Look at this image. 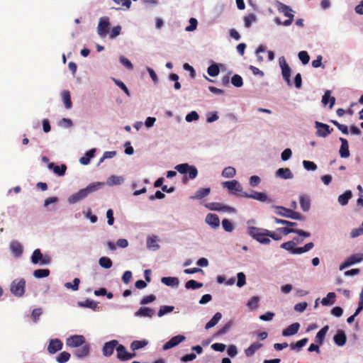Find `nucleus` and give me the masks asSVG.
Instances as JSON below:
<instances>
[{
	"instance_id": "56",
	"label": "nucleus",
	"mask_w": 363,
	"mask_h": 363,
	"mask_svg": "<svg viewBox=\"0 0 363 363\" xmlns=\"http://www.w3.org/2000/svg\"><path fill=\"white\" fill-rule=\"evenodd\" d=\"M222 225L223 229L227 232H232L234 229L233 223L228 219H223L222 220Z\"/></svg>"
},
{
	"instance_id": "34",
	"label": "nucleus",
	"mask_w": 363,
	"mask_h": 363,
	"mask_svg": "<svg viewBox=\"0 0 363 363\" xmlns=\"http://www.w3.org/2000/svg\"><path fill=\"white\" fill-rule=\"evenodd\" d=\"M10 248L12 252L17 257L21 255L23 252V247L21 243L16 241H13L10 245Z\"/></svg>"
},
{
	"instance_id": "26",
	"label": "nucleus",
	"mask_w": 363,
	"mask_h": 363,
	"mask_svg": "<svg viewBox=\"0 0 363 363\" xmlns=\"http://www.w3.org/2000/svg\"><path fill=\"white\" fill-rule=\"evenodd\" d=\"M334 342L338 346H343L346 343L347 337L343 330H338L334 336Z\"/></svg>"
},
{
	"instance_id": "35",
	"label": "nucleus",
	"mask_w": 363,
	"mask_h": 363,
	"mask_svg": "<svg viewBox=\"0 0 363 363\" xmlns=\"http://www.w3.org/2000/svg\"><path fill=\"white\" fill-rule=\"evenodd\" d=\"M272 207L277 210L276 213L277 215H279L280 216L289 218V216L291 213V209L286 208L285 207L280 206H273Z\"/></svg>"
},
{
	"instance_id": "5",
	"label": "nucleus",
	"mask_w": 363,
	"mask_h": 363,
	"mask_svg": "<svg viewBox=\"0 0 363 363\" xmlns=\"http://www.w3.org/2000/svg\"><path fill=\"white\" fill-rule=\"evenodd\" d=\"M277 9L280 13H282L285 16L288 17V19L283 22V26H290L293 21L294 15L291 8L281 2H277Z\"/></svg>"
},
{
	"instance_id": "52",
	"label": "nucleus",
	"mask_w": 363,
	"mask_h": 363,
	"mask_svg": "<svg viewBox=\"0 0 363 363\" xmlns=\"http://www.w3.org/2000/svg\"><path fill=\"white\" fill-rule=\"evenodd\" d=\"M259 301V297L253 296L248 301L247 306L250 309H256L258 307Z\"/></svg>"
},
{
	"instance_id": "43",
	"label": "nucleus",
	"mask_w": 363,
	"mask_h": 363,
	"mask_svg": "<svg viewBox=\"0 0 363 363\" xmlns=\"http://www.w3.org/2000/svg\"><path fill=\"white\" fill-rule=\"evenodd\" d=\"M202 286H203L202 283L197 282L196 281L193 280V279L189 280L185 284V287L187 289H199Z\"/></svg>"
},
{
	"instance_id": "13",
	"label": "nucleus",
	"mask_w": 363,
	"mask_h": 363,
	"mask_svg": "<svg viewBox=\"0 0 363 363\" xmlns=\"http://www.w3.org/2000/svg\"><path fill=\"white\" fill-rule=\"evenodd\" d=\"M185 339L186 337L183 335H177L176 336H174L163 345L162 349L163 350H168L174 347L177 346Z\"/></svg>"
},
{
	"instance_id": "20",
	"label": "nucleus",
	"mask_w": 363,
	"mask_h": 363,
	"mask_svg": "<svg viewBox=\"0 0 363 363\" xmlns=\"http://www.w3.org/2000/svg\"><path fill=\"white\" fill-rule=\"evenodd\" d=\"M341 146L340 148V155L342 158H347L350 156V150L347 140L343 138H340Z\"/></svg>"
},
{
	"instance_id": "38",
	"label": "nucleus",
	"mask_w": 363,
	"mask_h": 363,
	"mask_svg": "<svg viewBox=\"0 0 363 363\" xmlns=\"http://www.w3.org/2000/svg\"><path fill=\"white\" fill-rule=\"evenodd\" d=\"M147 345V340H134L130 344V348L132 350L135 351L145 347Z\"/></svg>"
},
{
	"instance_id": "23",
	"label": "nucleus",
	"mask_w": 363,
	"mask_h": 363,
	"mask_svg": "<svg viewBox=\"0 0 363 363\" xmlns=\"http://www.w3.org/2000/svg\"><path fill=\"white\" fill-rule=\"evenodd\" d=\"M299 328H300V324L298 323H294L290 325L289 327H287L282 331V335L283 336L294 335L298 333Z\"/></svg>"
},
{
	"instance_id": "30",
	"label": "nucleus",
	"mask_w": 363,
	"mask_h": 363,
	"mask_svg": "<svg viewBox=\"0 0 363 363\" xmlns=\"http://www.w3.org/2000/svg\"><path fill=\"white\" fill-rule=\"evenodd\" d=\"M222 314L220 312H217L213 316V318L206 324L205 328L208 330L213 327H214L221 319Z\"/></svg>"
},
{
	"instance_id": "64",
	"label": "nucleus",
	"mask_w": 363,
	"mask_h": 363,
	"mask_svg": "<svg viewBox=\"0 0 363 363\" xmlns=\"http://www.w3.org/2000/svg\"><path fill=\"white\" fill-rule=\"evenodd\" d=\"M363 310V290L360 294L358 307L354 312V315H357Z\"/></svg>"
},
{
	"instance_id": "14",
	"label": "nucleus",
	"mask_w": 363,
	"mask_h": 363,
	"mask_svg": "<svg viewBox=\"0 0 363 363\" xmlns=\"http://www.w3.org/2000/svg\"><path fill=\"white\" fill-rule=\"evenodd\" d=\"M118 345V341L116 340L106 342L102 349L103 354L105 357H110L113 353L114 350H116Z\"/></svg>"
},
{
	"instance_id": "17",
	"label": "nucleus",
	"mask_w": 363,
	"mask_h": 363,
	"mask_svg": "<svg viewBox=\"0 0 363 363\" xmlns=\"http://www.w3.org/2000/svg\"><path fill=\"white\" fill-rule=\"evenodd\" d=\"M315 128H317V135L323 138H325L330 134L331 130H333L330 129V126L328 125L318 121L315 122Z\"/></svg>"
},
{
	"instance_id": "25",
	"label": "nucleus",
	"mask_w": 363,
	"mask_h": 363,
	"mask_svg": "<svg viewBox=\"0 0 363 363\" xmlns=\"http://www.w3.org/2000/svg\"><path fill=\"white\" fill-rule=\"evenodd\" d=\"M262 347L263 345L262 343L259 342H255L245 350V354L248 357H252L258 350Z\"/></svg>"
},
{
	"instance_id": "48",
	"label": "nucleus",
	"mask_w": 363,
	"mask_h": 363,
	"mask_svg": "<svg viewBox=\"0 0 363 363\" xmlns=\"http://www.w3.org/2000/svg\"><path fill=\"white\" fill-rule=\"evenodd\" d=\"M231 83L236 87H241L243 85L242 78L238 74H234L231 78Z\"/></svg>"
},
{
	"instance_id": "9",
	"label": "nucleus",
	"mask_w": 363,
	"mask_h": 363,
	"mask_svg": "<svg viewBox=\"0 0 363 363\" xmlns=\"http://www.w3.org/2000/svg\"><path fill=\"white\" fill-rule=\"evenodd\" d=\"M363 260V254L362 253H357L354 254L350 257H348L344 262H342L340 265V270H343L344 269L356 263L360 262Z\"/></svg>"
},
{
	"instance_id": "55",
	"label": "nucleus",
	"mask_w": 363,
	"mask_h": 363,
	"mask_svg": "<svg viewBox=\"0 0 363 363\" xmlns=\"http://www.w3.org/2000/svg\"><path fill=\"white\" fill-rule=\"evenodd\" d=\"M274 220L277 224H282L286 225V227H295L297 225L296 223L291 222L286 220H282L277 218H274Z\"/></svg>"
},
{
	"instance_id": "42",
	"label": "nucleus",
	"mask_w": 363,
	"mask_h": 363,
	"mask_svg": "<svg viewBox=\"0 0 363 363\" xmlns=\"http://www.w3.org/2000/svg\"><path fill=\"white\" fill-rule=\"evenodd\" d=\"M123 182V178L122 177L112 175L108 179V185H119Z\"/></svg>"
},
{
	"instance_id": "7",
	"label": "nucleus",
	"mask_w": 363,
	"mask_h": 363,
	"mask_svg": "<svg viewBox=\"0 0 363 363\" xmlns=\"http://www.w3.org/2000/svg\"><path fill=\"white\" fill-rule=\"evenodd\" d=\"M175 169L180 174H184L189 173V177L191 179H195L198 175V170L196 167L189 165L188 163L178 164L175 167Z\"/></svg>"
},
{
	"instance_id": "62",
	"label": "nucleus",
	"mask_w": 363,
	"mask_h": 363,
	"mask_svg": "<svg viewBox=\"0 0 363 363\" xmlns=\"http://www.w3.org/2000/svg\"><path fill=\"white\" fill-rule=\"evenodd\" d=\"M238 277V281H237V286L238 287L243 286L245 284V275L243 272H239L237 275Z\"/></svg>"
},
{
	"instance_id": "61",
	"label": "nucleus",
	"mask_w": 363,
	"mask_h": 363,
	"mask_svg": "<svg viewBox=\"0 0 363 363\" xmlns=\"http://www.w3.org/2000/svg\"><path fill=\"white\" fill-rule=\"evenodd\" d=\"M199 118V116L198 113L195 111H193L186 116L185 119L187 122H191L194 121H197Z\"/></svg>"
},
{
	"instance_id": "24",
	"label": "nucleus",
	"mask_w": 363,
	"mask_h": 363,
	"mask_svg": "<svg viewBox=\"0 0 363 363\" xmlns=\"http://www.w3.org/2000/svg\"><path fill=\"white\" fill-rule=\"evenodd\" d=\"M276 177L288 179H292L294 177V174L289 168H279L276 172Z\"/></svg>"
},
{
	"instance_id": "40",
	"label": "nucleus",
	"mask_w": 363,
	"mask_h": 363,
	"mask_svg": "<svg viewBox=\"0 0 363 363\" xmlns=\"http://www.w3.org/2000/svg\"><path fill=\"white\" fill-rule=\"evenodd\" d=\"M50 275V270L48 269H39L33 272V276L35 278L41 279L47 277Z\"/></svg>"
},
{
	"instance_id": "19",
	"label": "nucleus",
	"mask_w": 363,
	"mask_h": 363,
	"mask_svg": "<svg viewBox=\"0 0 363 363\" xmlns=\"http://www.w3.org/2000/svg\"><path fill=\"white\" fill-rule=\"evenodd\" d=\"M82 347L77 349L74 352V355L79 359L84 358L89 355L90 352V347L88 344H83Z\"/></svg>"
},
{
	"instance_id": "1",
	"label": "nucleus",
	"mask_w": 363,
	"mask_h": 363,
	"mask_svg": "<svg viewBox=\"0 0 363 363\" xmlns=\"http://www.w3.org/2000/svg\"><path fill=\"white\" fill-rule=\"evenodd\" d=\"M104 185L101 182H94L88 185L86 188L79 190L76 194L69 196L68 201L70 203H75L79 201L86 198L90 193L96 191Z\"/></svg>"
},
{
	"instance_id": "39",
	"label": "nucleus",
	"mask_w": 363,
	"mask_h": 363,
	"mask_svg": "<svg viewBox=\"0 0 363 363\" xmlns=\"http://www.w3.org/2000/svg\"><path fill=\"white\" fill-rule=\"evenodd\" d=\"M328 326L326 325V326H324L322 329H320L318 333L316 334V336H315V341L317 342H319L320 344H322L323 343V339L328 330Z\"/></svg>"
},
{
	"instance_id": "54",
	"label": "nucleus",
	"mask_w": 363,
	"mask_h": 363,
	"mask_svg": "<svg viewBox=\"0 0 363 363\" xmlns=\"http://www.w3.org/2000/svg\"><path fill=\"white\" fill-rule=\"evenodd\" d=\"M308 341V338L305 337L297 341L296 343L291 344L290 347L292 350H295L296 348H301L305 346L307 344Z\"/></svg>"
},
{
	"instance_id": "15",
	"label": "nucleus",
	"mask_w": 363,
	"mask_h": 363,
	"mask_svg": "<svg viewBox=\"0 0 363 363\" xmlns=\"http://www.w3.org/2000/svg\"><path fill=\"white\" fill-rule=\"evenodd\" d=\"M62 346L63 343L60 339H51L48 346V352L51 354H55L62 350Z\"/></svg>"
},
{
	"instance_id": "58",
	"label": "nucleus",
	"mask_w": 363,
	"mask_h": 363,
	"mask_svg": "<svg viewBox=\"0 0 363 363\" xmlns=\"http://www.w3.org/2000/svg\"><path fill=\"white\" fill-rule=\"evenodd\" d=\"M298 58L303 63V65H306L310 60V57L306 51H301L298 53Z\"/></svg>"
},
{
	"instance_id": "49",
	"label": "nucleus",
	"mask_w": 363,
	"mask_h": 363,
	"mask_svg": "<svg viewBox=\"0 0 363 363\" xmlns=\"http://www.w3.org/2000/svg\"><path fill=\"white\" fill-rule=\"evenodd\" d=\"M257 18L256 16L253 13L249 14L248 16H246L244 17V23L245 26L246 28H250L252 25V23L255 21H256Z\"/></svg>"
},
{
	"instance_id": "41",
	"label": "nucleus",
	"mask_w": 363,
	"mask_h": 363,
	"mask_svg": "<svg viewBox=\"0 0 363 363\" xmlns=\"http://www.w3.org/2000/svg\"><path fill=\"white\" fill-rule=\"evenodd\" d=\"M236 174V170L233 167H227L222 172V176L225 178L233 177Z\"/></svg>"
},
{
	"instance_id": "27",
	"label": "nucleus",
	"mask_w": 363,
	"mask_h": 363,
	"mask_svg": "<svg viewBox=\"0 0 363 363\" xmlns=\"http://www.w3.org/2000/svg\"><path fill=\"white\" fill-rule=\"evenodd\" d=\"M331 91L330 90H327L322 98V103L324 106H326L328 103H330L329 108H333L335 103V98L334 96H331Z\"/></svg>"
},
{
	"instance_id": "11",
	"label": "nucleus",
	"mask_w": 363,
	"mask_h": 363,
	"mask_svg": "<svg viewBox=\"0 0 363 363\" xmlns=\"http://www.w3.org/2000/svg\"><path fill=\"white\" fill-rule=\"evenodd\" d=\"M85 343V338L83 335H75L67 339L66 344L70 347H79Z\"/></svg>"
},
{
	"instance_id": "2",
	"label": "nucleus",
	"mask_w": 363,
	"mask_h": 363,
	"mask_svg": "<svg viewBox=\"0 0 363 363\" xmlns=\"http://www.w3.org/2000/svg\"><path fill=\"white\" fill-rule=\"evenodd\" d=\"M248 234L257 242L263 245H269L271 242L268 237V230L257 227H249Z\"/></svg>"
},
{
	"instance_id": "51",
	"label": "nucleus",
	"mask_w": 363,
	"mask_h": 363,
	"mask_svg": "<svg viewBox=\"0 0 363 363\" xmlns=\"http://www.w3.org/2000/svg\"><path fill=\"white\" fill-rule=\"evenodd\" d=\"M232 325H233V321L230 320L224 326H223L220 329H219L216 335L218 336H220V335L225 334L230 330V328L232 327Z\"/></svg>"
},
{
	"instance_id": "47",
	"label": "nucleus",
	"mask_w": 363,
	"mask_h": 363,
	"mask_svg": "<svg viewBox=\"0 0 363 363\" xmlns=\"http://www.w3.org/2000/svg\"><path fill=\"white\" fill-rule=\"evenodd\" d=\"M174 309V307L172 306H162L158 311V316L162 317L168 313L172 312Z\"/></svg>"
},
{
	"instance_id": "33",
	"label": "nucleus",
	"mask_w": 363,
	"mask_h": 363,
	"mask_svg": "<svg viewBox=\"0 0 363 363\" xmlns=\"http://www.w3.org/2000/svg\"><path fill=\"white\" fill-rule=\"evenodd\" d=\"M162 284L169 286H177L179 285V279L177 277H164L161 279Z\"/></svg>"
},
{
	"instance_id": "60",
	"label": "nucleus",
	"mask_w": 363,
	"mask_h": 363,
	"mask_svg": "<svg viewBox=\"0 0 363 363\" xmlns=\"http://www.w3.org/2000/svg\"><path fill=\"white\" fill-rule=\"evenodd\" d=\"M282 70V76L286 82L287 84L291 86L293 83L291 82V69H281Z\"/></svg>"
},
{
	"instance_id": "4",
	"label": "nucleus",
	"mask_w": 363,
	"mask_h": 363,
	"mask_svg": "<svg viewBox=\"0 0 363 363\" xmlns=\"http://www.w3.org/2000/svg\"><path fill=\"white\" fill-rule=\"evenodd\" d=\"M26 281L24 279H16L11 284V291L17 297H21L25 294Z\"/></svg>"
},
{
	"instance_id": "37",
	"label": "nucleus",
	"mask_w": 363,
	"mask_h": 363,
	"mask_svg": "<svg viewBox=\"0 0 363 363\" xmlns=\"http://www.w3.org/2000/svg\"><path fill=\"white\" fill-rule=\"evenodd\" d=\"M336 295L334 292H330L327 294L326 297L322 299V304L323 306H328L330 304H333L335 302V298Z\"/></svg>"
},
{
	"instance_id": "22",
	"label": "nucleus",
	"mask_w": 363,
	"mask_h": 363,
	"mask_svg": "<svg viewBox=\"0 0 363 363\" xmlns=\"http://www.w3.org/2000/svg\"><path fill=\"white\" fill-rule=\"evenodd\" d=\"M155 314V311L148 307H141L135 313V315L138 317L152 318Z\"/></svg>"
},
{
	"instance_id": "10",
	"label": "nucleus",
	"mask_w": 363,
	"mask_h": 363,
	"mask_svg": "<svg viewBox=\"0 0 363 363\" xmlns=\"http://www.w3.org/2000/svg\"><path fill=\"white\" fill-rule=\"evenodd\" d=\"M277 233H281L284 235H286L289 233H296L300 236L303 237H309L311 234L308 232H306L301 229H294L293 227H284V228H277Z\"/></svg>"
},
{
	"instance_id": "50",
	"label": "nucleus",
	"mask_w": 363,
	"mask_h": 363,
	"mask_svg": "<svg viewBox=\"0 0 363 363\" xmlns=\"http://www.w3.org/2000/svg\"><path fill=\"white\" fill-rule=\"evenodd\" d=\"M264 55H266V47L259 45L256 50L257 60L260 62L264 60Z\"/></svg>"
},
{
	"instance_id": "8",
	"label": "nucleus",
	"mask_w": 363,
	"mask_h": 363,
	"mask_svg": "<svg viewBox=\"0 0 363 363\" xmlns=\"http://www.w3.org/2000/svg\"><path fill=\"white\" fill-rule=\"evenodd\" d=\"M110 22L107 16L100 18L97 26V33L101 38H105L109 33Z\"/></svg>"
},
{
	"instance_id": "53",
	"label": "nucleus",
	"mask_w": 363,
	"mask_h": 363,
	"mask_svg": "<svg viewBox=\"0 0 363 363\" xmlns=\"http://www.w3.org/2000/svg\"><path fill=\"white\" fill-rule=\"evenodd\" d=\"M43 313L41 308H35L33 310L31 313V318L34 323H37L39 320L40 316Z\"/></svg>"
},
{
	"instance_id": "29",
	"label": "nucleus",
	"mask_w": 363,
	"mask_h": 363,
	"mask_svg": "<svg viewBox=\"0 0 363 363\" xmlns=\"http://www.w3.org/2000/svg\"><path fill=\"white\" fill-rule=\"evenodd\" d=\"M61 96L62 99V101L64 102L65 106L67 109H69L72 106V103L71 101V96L70 93L67 90H63L61 92Z\"/></svg>"
},
{
	"instance_id": "21",
	"label": "nucleus",
	"mask_w": 363,
	"mask_h": 363,
	"mask_svg": "<svg viewBox=\"0 0 363 363\" xmlns=\"http://www.w3.org/2000/svg\"><path fill=\"white\" fill-rule=\"evenodd\" d=\"M48 167L50 169H52L54 173L58 176L65 175L66 170H67V166L64 164H61L60 166H58V165H55L52 162H50L48 164Z\"/></svg>"
},
{
	"instance_id": "18",
	"label": "nucleus",
	"mask_w": 363,
	"mask_h": 363,
	"mask_svg": "<svg viewBox=\"0 0 363 363\" xmlns=\"http://www.w3.org/2000/svg\"><path fill=\"white\" fill-rule=\"evenodd\" d=\"M206 222L213 228H217L220 225V220L216 214L208 213L206 217Z\"/></svg>"
},
{
	"instance_id": "6",
	"label": "nucleus",
	"mask_w": 363,
	"mask_h": 363,
	"mask_svg": "<svg viewBox=\"0 0 363 363\" xmlns=\"http://www.w3.org/2000/svg\"><path fill=\"white\" fill-rule=\"evenodd\" d=\"M31 262L34 264L46 265L51 262V257L48 255H43L40 249H36L32 254Z\"/></svg>"
},
{
	"instance_id": "31",
	"label": "nucleus",
	"mask_w": 363,
	"mask_h": 363,
	"mask_svg": "<svg viewBox=\"0 0 363 363\" xmlns=\"http://www.w3.org/2000/svg\"><path fill=\"white\" fill-rule=\"evenodd\" d=\"M300 206L303 211H308L311 207L310 199L308 196L302 195L299 199Z\"/></svg>"
},
{
	"instance_id": "36",
	"label": "nucleus",
	"mask_w": 363,
	"mask_h": 363,
	"mask_svg": "<svg viewBox=\"0 0 363 363\" xmlns=\"http://www.w3.org/2000/svg\"><path fill=\"white\" fill-rule=\"evenodd\" d=\"M352 194L351 191H346L344 194H341L338 197V202L342 206L347 204L349 200L351 199Z\"/></svg>"
},
{
	"instance_id": "57",
	"label": "nucleus",
	"mask_w": 363,
	"mask_h": 363,
	"mask_svg": "<svg viewBox=\"0 0 363 363\" xmlns=\"http://www.w3.org/2000/svg\"><path fill=\"white\" fill-rule=\"evenodd\" d=\"M80 283V280L78 278H74L73 280V284L70 282H67L65 284V287L67 289H72L74 291H77L79 289V284Z\"/></svg>"
},
{
	"instance_id": "59",
	"label": "nucleus",
	"mask_w": 363,
	"mask_h": 363,
	"mask_svg": "<svg viewBox=\"0 0 363 363\" xmlns=\"http://www.w3.org/2000/svg\"><path fill=\"white\" fill-rule=\"evenodd\" d=\"M303 165L308 171H315L317 169V165L313 162L303 160Z\"/></svg>"
},
{
	"instance_id": "46",
	"label": "nucleus",
	"mask_w": 363,
	"mask_h": 363,
	"mask_svg": "<svg viewBox=\"0 0 363 363\" xmlns=\"http://www.w3.org/2000/svg\"><path fill=\"white\" fill-rule=\"evenodd\" d=\"M69 358L70 354L67 352L64 351L59 354L56 359L57 362L59 363H65L69 361Z\"/></svg>"
},
{
	"instance_id": "45",
	"label": "nucleus",
	"mask_w": 363,
	"mask_h": 363,
	"mask_svg": "<svg viewBox=\"0 0 363 363\" xmlns=\"http://www.w3.org/2000/svg\"><path fill=\"white\" fill-rule=\"evenodd\" d=\"M295 246H296L295 241L290 240V241L282 243L280 247L287 251H289L291 254H293V251L295 248Z\"/></svg>"
},
{
	"instance_id": "12",
	"label": "nucleus",
	"mask_w": 363,
	"mask_h": 363,
	"mask_svg": "<svg viewBox=\"0 0 363 363\" xmlns=\"http://www.w3.org/2000/svg\"><path fill=\"white\" fill-rule=\"evenodd\" d=\"M117 357L121 361H125L132 359L135 356L134 353H130L123 345H119L116 347Z\"/></svg>"
},
{
	"instance_id": "44",
	"label": "nucleus",
	"mask_w": 363,
	"mask_h": 363,
	"mask_svg": "<svg viewBox=\"0 0 363 363\" xmlns=\"http://www.w3.org/2000/svg\"><path fill=\"white\" fill-rule=\"evenodd\" d=\"M99 262L100 266L105 269H109L112 267V261L110 258L106 257H101Z\"/></svg>"
},
{
	"instance_id": "63",
	"label": "nucleus",
	"mask_w": 363,
	"mask_h": 363,
	"mask_svg": "<svg viewBox=\"0 0 363 363\" xmlns=\"http://www.w3.org/2000/svg\"><path fill=\"white\" fill-rule=\"evenodd\" d=\"M121 31V27L120 26H115L110 31L109 37L111 38H115L116 37L120 35Z\"/></svg>"
},
{
	"instance_id": "3",
	"label": "nucleus",
	"mask_w": 363,
	"mask_h": 363,
	"mask_svg": "<svg viewBox=\"0 0 363 363\" xmlns=\"http://www.w3.org/2000/svg\"><path fill=\"white\" fill-rule=\"evenodd\" d=\"M224 188L231 191V193L238 197H245V191L242 190V185L237 180L227 181L222 183Z\"/></svg>"
},
{
	"instance_id": "16",
	"label": "nucleus",
	"mask_w": 363,
	"mask_h": 363,
	"mask_svg": "<svg viewBox=\"0 0 363 363\" xmlns=\"http://www.w3.org/2000/svg\"><path fill=\"white\" fill-rule=\"evenodd\" d=\"M245 198H250L262 202H268L271 203L272 202V199H269L267 195L265 193L263 192H258V191H253L252 194H245Z\"/></svg>"
},
{
	"instance_id": "28",
	"label": "nucleus",
	"mask_w": 363,
	"mask_h": 363,
	"mask_svg": "<svg viewBox=\"0 0 363 363\" xmlns=\"http://www.w3.org/2000/svg\"><path fill=\"white\" fill-rule=\"evenodd\" d=\"M211 192L210 188H200L199 189L194 196H191L190 198L191 199H201L206 196H207Z\"/></svg>"
},
{
	"instance_id": "32",
	"label": "nucleus",
	"mask_w": 363,
	"mask_h": 363,
	"mask_svg": "<svg viewBox=\"0 0 363 363\" xmlns=\"http://www.w3.org/2000/svg\"><path fill=\"white\" fill-rule=\"evenodd\" d=\"M147 247L148 249L154 251L158 250L160 248V245L157 244V237H148L147 239Z\"/></svg>"
}]
</instances>
